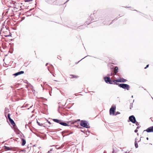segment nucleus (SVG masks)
<instances>
[{
    "mask_svg": "<svg viewBox=\"0 0 153 153\" xmlns=\"http://www.w3.org/2000/svg\"><path fill=\"white\" fill-rule=\"evenodd\" d=\"M10 114H8L7 115V117L9 120L10 119H11V118L10 117Z\"/></svg>",
    "mask_w": 153,
    "mask_h": 153,
    "instance_id": "nucleus-19",
    "label": "nucleus"
},
{
    "mask_svg": "<svg viewBox=\"0 0 153 153\" xmlns=\"http://www.w3.org/2000/svg\"><path fill=\"white\" fill-rule=\"evenodd\" d=\"M136 125H137H137H139V124H138V123H137V122L136 123Z\"/></svg>",
    "mask_w": 153,
    "mask_h": 153,
    "instance_id": "nucleus-27",
    "label": "nucleus"
},
{
    "mask_svg": "<svg viewBox=\"0 0 153 153\" xmlns=\"http://www.w3.org/2000/svg\"><path fill=\"white\" fill-rule=\"evenodd\" d=\"M64 146V144H63L59 147L60 148V149H61V148H62Z\"/></svg>",
    "mask_w": 153,
    "mask_h": 153,
    "instance_id": "nucleus-22",
    "label": "nucleus"
},
{
    "mask_svg": "<svg viewBox=\"0 0 153 153\" xmlns=\"http://www.w3.org/2000/svg\"><path fill=\"white\" fill-rule=\"evenodd\" d=\"M138 131L137 129H136L135 130V131H134V132L136 133Z\"/></svg>",
    "mask_w": 153,
    "mask_h": 153,
    "instance_id": "nucleus-26",
    "label": "nucleus"
},
{
    "mask_svg": "<svg viewBox=\"0 0 153 153\" xmlns=\"http://www.w3.org/2000/svg\"><path fill=\"white\" fill-rule=\"evenodd\" d=\"M129 120L133 123H135L136 122V119L133 115H132L129 117Z\"/></svg>",
    "mask_w": 153,
    "mask_h": 153,
    "instance_id": "nucleus-6",
    "label": "nucleus"
},
{
    "mask_svg": "<svg viewBox=\"0 0 153 153\" xmlns=\"http://www.w3.org/2000/svg\"><path fill=\"white\" fill-rule=\"evenodd\" d=\"M148 132H153V126L150 127L145 130Z\"/></svg>",
    "mask_w": 153,
    "mask_h": 153,
    "instance_id": "nucleus-7",
    "label": "nucleus"
},
{
    "mask_svg": "<svg viewBox=\"0 0 153 153\" xmlns=\"http://www.w3.org/2000/svg\"><path fill=\"white\" fill-rule=\"evenodd\" d=\"M77 120L79 121H80V120Z\"/></svg>",
    "mask_w": 153,
    "mask_h": 153,
    "instance_id": "nucleus-37",
    "label": "nucleus"
},
{
    "mask_svg": "<svg viewBox=\"0 0 153 153\" xmlns=\"http://www.w3.org/2000/svg\"><path fill=\"white\" fill-rule=\"evenodd\" d=\"M77 123L76 121H71L68 122V126H71V124H76Z\"/></svg>",
    "mask_w": 153,
    "mask_h": 153,
    "instance_id": "nucleus-8",
    "label": "nucleus"
},
{
    "mask_svg": "<svg viewBox=\"0 0 153 153\" xmlns=\"http://www.w3.org/2000/svg\"><path fill=\"white\" fill-rule=\"evenodd\" d=\"M7 13H8V11H7L6 12V14Z\"/></svg>",
    "mask_w": 153,
    "mask_h": 153,
    "instance_id": "nucleus-35",
    "label": "nucleus"
},
{
    "mask_svg": "<svg viewBox=\"0 0 153 153\" xmlns=\"http://www.w3.org/2000/svg\"><path fill=\"white\" fill-rule=\"evenodd\" d=\"M48 64V63H47L46 65V66Z\"/></svg>",
    "mask_w": 153,
    "mask_h": 153,
    "instance_id": "nucleus-36",
    "label": "nucleus"
},
{
    "mask_svg": "<svg viewBox=\"0 0 153 153\" xmlns=\"http://www.w3.org/2000/svg\"><path fill=\"white\" fill-rule=\"evenodd\" d=\"M6 37H7V36H5Z\"/></svg>",
    "mask_w": 153,
    "mask_h": 153,
    "instance_id": "nucleus-41",
    "label": "nucleus"
},
{
    "mask_svg": "<svg viewBox=\"0 0 153 153\" xmlns=\"http://www.w3.org/2000/svg\"><path fill=\"white\" fill-rule=\"evenodd\" d=\"M52 150V149H51L49 151L50 152V151H51Z\"/></svg>",
    "mask_w": 153,
    "mask_h": 153,
    "instance_id": "nucleus-31",
    "label": "nucleus"
},
{
    "mask_svg": "<svg viewBox=\"0 0 153 153\" xmlns=\"http://www.w3.org/2000/svg\"><path fill=\"white\" fill-rule=\"evenodd\" d=\"M47 121L48 123H49L50 124H51V123L50 121H48V120H47Z\"/></svg>",
    "mask_w": 153,
    "mask_h": 153,
    "instance_id": "nucleus-25",
    "label": "nucleus"
},
{
    "mask_svg": "<svg viewBox=\"0 0 153 153\" xmlns=\"http://www.w3.org/2000/svg\"><path fill=\"white\" fill-rule=\"evenodd\" d=\"M140 127L139 126H138L137 127V129L139 128Z\"/></svg>",
    "mask_w": 153,
    "mask_h": 153,
    "instance_id": "nucleus-29",
    "label": "nucleus"
},
{
    "mask_svg": "<svg viewBox=\"0 0 153 153\" xmlns=\"http://www.w3.org/2000/svg\"><path fill=\"white\" fill-rule=\"evenodd\" d=\"M54 81H57V80H54Z\"/></svg>",
    "mask_w": 153,
    "mask_h": 153,
    "instance_id": "nucleus-40",
    "label": "nucleus"
},
{
    "mask_svg": "<svg viewBox=\"0 0 153 153\" xmlns=\"http://www.w3.org/2000/svg\"><path fill=\"white\" fill-rule=\"evenodd\" d=\"M149 65H147L146 66V67H145L144 68L145 69H146L147 68H148L149 67Z\"/></svg>",
    "mask_w": 153,
    "mask_h": 153,
    "instance_id": "nucleus-23",
    "label": "nucleus"
},
{
    "mask_svg": "<svg viewBox=\"0 0 153 153\" xmlns=\"http://www.w3.org/2000/svg\"><path fill=\"white\" fill-rule=\"evenodd\" d=\"M146 139H147V140H149V138H148V137H147V138H146Z\"/></svg>",
    "mask_w": 153,
    "mask_h": 153,
    "instance_id": "nucleus-32",
    "label": "nucleus"
},
{
    "mask_svg": "<svg viewBox=\"0 0 153 153\" xmlns=\"http://www.w3.org/2000/svg\"><path fill=\"white\" fill-rule=\"evenodd\" d=\"M116 107L114 105H113L111 106V108L110 109L109 114L110 115H114L115 111L116 110Z\"/></svg>",
    "mask_w": 153,
    "mask_h": 153,
    "instance_id": "nucleus-3",
    "label": "nucleus"
},
{
    "mask_svg": "<svg viewBox=\"0 0 153 153\" xmlns=\"http://www.w3.org/2000/svg\"><path fill=\"white\" fill-rule=\"evenodd\" d=\"M55 148L56 149H60V148L59 147H58V146L57 145L56 146Z\"/></svg>",
    "mask_w": 153,
    "mask_h": 153,
    "instance_id": "nucleus-21",
    "label": "nucleus"
},
{
    "mask_svg": "<svg viewBox=\"0 0 153 153\" xmlns=\"http://www.w3.org/2000/svg\"><path fill=\"white\" fill-rule=\"evenodd\" d=\"M71 77V78H77L79 77V76H76L75 75H70Z\"/></svg>",
    "mask_w": 153,
    "mask_h": 153,
    "instance_id": "nucleus-17",
    "label": "nucleus"
},
{
    "mask_svg": "<svg viewBox=\"0 0 153 153\" xmlns=\"http://www.w3.org/2000/svg\"><path fill=\"white\" fill-rule=\"evenodd\" d=\"M22 146H24L26 144V140H25L23 138H22Z\"/></svg>",
    "mask_w": 153,
    "mask_h": 153,
    "instance_id": "nucleus-14",
    "label": "nucleus"
},
{
    "mask_svg": "<svg viewBox=\"0 0 153 153\" xmlns=\"http://www.w3.org/2000/svg\"><path fill=\"white\" fill-rule=\"evenodd\" d=\"M5 29H6V30H7V28H6V27H5Z\"/></svg>",
    "mask_w": 153,
    "mask_h": 153,
    "instance_id": "nucleus-38",
    "label": "nucleus"
},
{
    "mask_svg": "<svg viewBox=\"0 0 153 153\" xmlns=\"http://www.w3.org/2000/svg\"><path fill=\"white\" fill-rule=\"evenodd\" d=\"M32 106H33V105H32L29 108H31L32 107Z\"/></svg>",
    "mask_w": 153,
    "mask_h": 153,
    "instance_id": "nucleus-30",
    "label": "nucleus"
},
{
    "mask_svg": "<svg viewBox=\"0 0 153 153\" xmlns=\"http://www.w3.org/2000/svg\"><path fill=\"white\" fill-rule=\"evenodd\" d=\"M14 131L16 133H18L19 131L18 129L16 127H15L14 128Z\"/></svg>",
    "mask_w": 153,
    "mask_h": 153,
    "instance_id": "nucleus-15",
    "label": "nucleus"
},
{
    "mask_svg": "<svg viewBox=\"0 0 153 153\" xmlns=\"http://www.w3.org/2000/svg\"><path fill=\"white\" fill-rule=\"evenodd\" d=\"M37 123L38 125L41 126H44V124L43 123H40L39 122H38V121H37Z\"/></svg>",
    "mask_w": 153,
    "mask_h": 153,
    "instance_id": "nucleus-18",
    "label": "nucleus"
},
{
    "mask_svg": "<svg viewBox=\"0 0 153 153\" xmlns=\"http://www.w3.org/2000/svg\"><path fill=\"white\" fill-rule=\"evenodd\" d=\"M127 81L126 79L122 78H119L118 79L113 80V81L114 83V84L117 85V84L118 83L117 82H126Z\"/></svg>",
    "mask_w": 153,
    "mask_h": 153,
    "instance_id": "nucleus-2",
    "label": "nucleus"
},
{
    "mask_svg": "<svg viewBox=\"0 0 153 153\" xmlns=\"http://www.w3.org/2000/svg\"><path fill=\"white\" fill-rule=\"evenodd\" d=\"M49 152H50V151H48L47 153H49Z\"/></svg>",
    "mask_w": 153,
    "mask_h": 153,
    "instance_id": "nucleus-34",
    "label": "nucleus"
},
{
    "mask_svg": "<svg viewBox=\"0 0 153 153\" xmlns=\"http://www.w3.org/2000/svg\"><path fill=\"white\" fill-rule=\"evenodd\" d=\"M24 73V71H21L16 73H15L13 74V75H14L15 76H17L21 74H22Z\"/></svg>",
    "mask_w": 153,
    "mask_h": 153,
    "instance_id": "nucleus-9",
    "label": "nucleus"
},
{
    "mask_svg": "<svg viewBox=\"0 0 153 153\" xmlns=\"http://www.w3.org/2000/svg\"><path fill=\"white\" fill-rule=\"evenodd\" d=\"M4 148L5 149L6 151L10 150V148L9 147L4 146Z\"/></svg>",
    "mask_w": 153,
    "mask_h": 153,
    "instance_id": "nucleus-16",
    "label": "nucleus"
},
{
    "mask_svg": "<svg viewBox=\"0 0 153 153\" xmlns=\"http://www.w3.org/2000/svg\"><path fill=\"white\" fill-rule=\"evenodd\" d=\"M53 75L54 76H55L53 74Z\"/></svg>",
    "mask_w": 153,
    "mask_h": 153,
    "instance_id": "nucleus-42",
    "label": "nucleus"
},
{
    "mask_svg": "<svg viewBox=\"0 0 153 153\" xmlns=\"http://www.w3.org/2000/svg\"><path fill=\"white\" fill-rule=\"evenodd\" d=\"M10 122V123L11 124V125L13 126H16V124L13 121V120L11 119H10V120H9Z\"/></svg>",
    "mask_w": 153,
    "mask_h": 153,
    "instance_id": "nucleus-10",
    "label": "nucleus"
},
{
    "mask_svg": "<svg viewBox=\"0 0 153 153\" xmlns=\"http://www.w3.org/2000/svg\"><path fill=\"white\" fill-rule=\"evenodd\" d=\"M4 29V27H3V28H2L1 29V31H2V30H3Z\"/></svg>",
    "mask_w": 153,
    "mask_h": 153,
    "instance_id": "nucleus-28",
    "label": "nucleus"
},
{
    "mask_svg": "<svg viewBox=\"0 0 153 153\" xmlns=\"http://www.w3.org/2000/svg\"><path fill=\"white\" fill-rule=\"evenodd\" d=\"M117 85H118L119 86L123 89H126L127 90H129V86L128 84L123 83H117Z\"/></svg>",
    "mask_w": 153,
    "mask_h": 153,
    "instance_id": "nucleus-1",
    "label": "nucleus"
},
{
    "mask_svg": "<svg viewBox=\"0 0 153 153\" xmlns=\"http://www.w3.org/2000/svg\"><path fill=\"white\" fill-rule=\"evenodd\" d=\"M57 58L58 59H60V58H61V57L60 56H57Z\"/></svg>",
    "mask_w": 153,
    "mask_h": 153,
    "instance_id": "nucleus-24",
    "label": "nucleus"
},
{
    "mask_svg": "<svg viewBox=\"0 0 153 153\" xmlns=\"http://www.w3.org/2000/svg\"><path fill=\"white\" fill-rule=\"evenodd\" d=\"M53 120L54 122L59 123V124L61 121V120L55 119H53Z\"/></svg>",
    "mask_w": 153,
    "mask_h": 153,
    "instance_id": "nucleus-12",
    "label": "nucleus"
},
{
    "mask_svg": "<svg viewBox=\"0 0 153 153\" xmlns=\"http://www.w3.org/2000/svg\"><path fill=\"white\" fill-rule=\"evenodd\" d=\"M31 0H28V1H31Z\"/></svg>",
    "mask_w": 153,
    "mask_h": 153,
    "instance_id": "nucleus-39",
    "label": "nucleus"
},
{
    "mask_svg": "<svg viewBox=\"0 0 153 153\" xmlns=\"http://www.w3.org/2000/svg\"><path fill=\"white\" fill-rule=\"evenodd\" d=\"M135 147L136 148H137L138 147V145L137 144V142H136V141L135 142Z\"/></svg>",
    "mask_w": 153,
    "mask_h": 153,
    "instance_id": "nucleus-20",
    "label": "nucleus"
},
{
    "mask_svg": "<svg viewBox=\"0 0 153 153\" xmlns=\"http://www.w3.org/2000/svg\"><path fill=\"white\" fill-rule=\"evenodd\" d=\"M118 68L117 67H115L114 68V74L116 75L118 72Z\"/></svg>",
    "mask_w": 153,
    "mask_h": 153,
    "instance_id": "nucleus-11",
    "label": "nucleus"
},
{
    "mask_svg": "<svg viewBox=\"0 0 153 153\" xmlns=\"http://www.w3.org/2000/svg\"><path fill=\"white\" fill-rule=\"evenodd\" d=\"M80 125L83 127L86 128H89V126L87 125V123L86 121L83 120H81L80 123Z\"/></svg>",
    "mask_w": 153,
    "mask_h": 153,
    "instance_id": "nucleus-4",
    "label": "nucleus"
},
{
    "mask_svg": "<svg viewBox=\"0 0 153 153\" xmlns=\"http://www.w3.org/2000/svg\"><path fill=\"white\" fill-rule=\"evenodd\" d=\"M117 113L118 114H119L120 113L119 112H117Z\"/></svg>",
    "mask_w": 153,
    "mask_h": 153,
    "instance_id": "nucleus-33",
    "label": "nucleus"
},
{
    "mask_svg": "<svg viewBox=\"0 0 153 153\" xmlns=\"http://www.w3.org/2000/svg\"><path fill=\"white\" fill-rule=\"evenodd\" d=\"M59 124L64 126H67V123L63 122L62 120L59 123Z\"/></svg>",
    "mask_w": 153,
    "mask_h": 153,
    "instance_id": "nucleus-13",
    "label": "nucleus"
},
{
    "mask_svg": "<svg viewBox=\"0 0 153 153\" xmlns=\"http://www.w3.org/2000/svg\"><path fill=\"white\" fill-rule=\"evenodd\" d=\"M104 80L105 82L107 83H109L110 84H114L113 83L114 82L113 80H111L110 79V78L108 77H105L104 78Z\"/></svg>",
    "mask_w": 153,
    "mask_h": 153,
    "instance_id": "nucleus-5",
    "label": "nucleus"
}]
</instances>
